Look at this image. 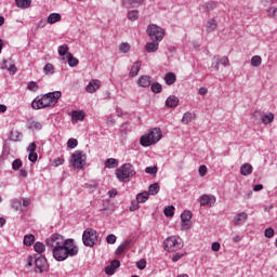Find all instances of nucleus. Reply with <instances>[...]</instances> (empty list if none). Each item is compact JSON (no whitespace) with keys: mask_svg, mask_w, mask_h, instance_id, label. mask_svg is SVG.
Listing matches in <instances>:
<instances>
[{"mask_svg":"<svg viewBox=\"0 0 277 277\" xmlns=\"http://www.w3.org/2000/svg\"><path fill=\"white\" fill-rule=\"evenodd\" d=\"M55 261H66L68 256H77L79 254V247L75 243V239L67 238L65 243L52 251Z\"/></svg>","mask_w":277,"mask_h":277,"instance_id":"obj_1","label":"nucleus"},{"mask_svg":"<svg viewBox=\"0 0 277 277\" xmlns=\"http://www.w3.org/2000/svg\"><path fill=\"white\" fill-rule=\"evenodd\" d=\"M60 98H62L61 91L45 93L43 95L37 96L32 101L31 107L32 109H47V107H55V104L57 101H60Z\"/></svg>","mask_w":277,"mask_h":277,"instance_id":"obj_2","label":"nucleus"},{"mask_svg":"<svg viewBox=\"0 0 277 277\" xmlns=\"http://www.w3.org/2000/svg\"><path fill=\"white\" fill-rule=\"evenodd\" d=\"M135 168L131 163H124L116 170V176L120 183H129L132 176H135Z\"/></svg>","mask_w":277,"mask_h":277,"instance_id":"obj_3","label":"nucleus"},{"mask_svg":"<svg viewBox=\"0 0 277 277\" xmlns=\"http://www.w3.org/2000/svg\"><path fill=\"white\" fill-rule=\"evenodd\" d=\"M183 248V240L180 237L171 236L164 239L163 249L167 252H176Z\"/></svg>","mask_w":277,"mask_h":277,"instance_id":"obj_4","label":"nucleus"},{"mask_svg":"<svg viewBox=\"0 0 277 277\" xmlns=\"http://www.w3.org/2000/svg\"><path fill=\"white\" fill-rule=\"evenodd\" d=\"M82 241L88 248H94L96 241H98V233L92 228L84 230L82 234Z\"/></svg>","mask_w":277,"mask_h":277,"instance_id":"obj_5","label":"nucleus"},{"mask_svg":"<svg viewBox=\"0 0 277 277\" xmlns=\"http://www.w3.org/2000/svg\"><path fill=\"white\" fill-rule=\"evenodd\" d=\"M164 35L166 32L163 31V28L157 26L156 24H150L147 26V36H149L150 40L161 42Z\"/></svg>","mask_w":277,"mask_h":277,"instance_id":"obj_6","label":"nucleus"},{"mask_svg":"<svg viewBox=\"0 0 277 277\" xmlns=\"http://www.w3.org/2000/svg\"><path fill=\"white\" fill-rule=\"evenodd\" d=\"M65 243H66V239H64V236L60 234H53L45 240V245L48 246V248H50V250H52V252L53 250H55L56 248H60Z\"/></svg>","mask_w":277,"mask_h":277,"instance_id":"obj_7","label":"nucleus"},{"mask_svg":"<svg viewBox=\"0 0 277 277\" xmlns=\"http://www.w3.org/2000/svg\"><path fill=\"white\" fill-rule=\"evenodd\" d=\"M88 157L83 151H75L71 155V164L77 169V170H83V167L85 166V160Z\"/></svg>","mask_w":277,"mask_h":277,"instance_id":"obj_8","label":"nucleus"},{"mask_svg":"<svg viewBox=\"0 0 277 277\" xmlns=\"http://www.w3.org/2000/svg\"><path fill=\"white\" fill-rule=\"evenodd\" d=\"M35 267L36 272L42 274L49 267V263L47 262V258L43 255H35Z\"/></svg>","mask_w":277,"mask_h":277,"instance_id":"obj_9","label":"nucleus"},{"mask_svg":"<svg viewBox=\"0 0 277 277\" xmlns=\"http://www.w3.org/2000/svg\"><path fill=\"white\" fill-rule=\"evenodd\" d=\"M181 222L183 230H189V228H192V211L185 210L181 214Z\"/></svg>","mask_w":277,"mask_h":277,"instance_id":"obj_10","label":"nucleus"},{"mask_svg":"<svg viewBox=\"0 0 277 277\" xmlns=\"http://www.w3.org/2000/svg\"><path fill=\"white\" fill-rule=\"evenodd\" d=\"M216 198L213 195H207L203 194L200 196L199 198V202L201 207H212L213 205H215L216 202Z\"/></svg>","mask_w":277,"mask_h":277,"instance_id":"obj_11","label":"nucleus"},{"mask_svg":"<svg viewBox=\"0 0 277 277\" xmlns=\"http://www.w3.org/2000/svg\"><path fill=\"white\" fill-rule=\"evenodd\" d=\"M136 83H137L138 88H150V85L153 83V78L150 76L143 75L138 78Z\"/></svg>","mask_w":277,"mask_h":277,"instance_id":"obj_12","label":"nucleus"},{"mask_svg":"<svg viewBox=\"0 0 277 277\" xmlns=\"http://www.w3.org/2000/svg\"><path fill=\"white\" fill-rule=\"evenodd\" d=\"M131 246H133V239H127L124 240L115 251V254L117 256H120V254H122V252H124L126 250H129V248H131Z\"/></svg>","mask_w":277,"mask_h":277,"instance_id":"obj_13","label":"nucleus"},{"mask_svg":"<svg viewBox=\"0 0 277 277\" xmlns=\"http://www.w3.org/2000/svg\"><path fill=\"white\" fill-rule=\"evenodd\" d=\"M147 135H149V140L154 143L157 144L159 140H161V129L159 128H154L150 130Z\"/></svg>","mask_w":277,"mask_h":277,"instance_id":"obj_14","label":"nucleus"},{"mask_svg":"<svg viewBox=\"0 0 277 277\" xmlns=\"http://www.w3.org/2000/svg\"><path fill=\"white\" fill-rule=\"evenodd\" d=\"M100 88H101L100 80L93 79L87 85V92H89V94H94V92H96V90H100Z\"/></svg>","mask_w":277,"mask_h":277,"instance_id":"obj_15","label":"nucleus"},{"mask_svg":"<svg viewBox=\"0 0 277 277\" xmlns=\"http://www.w3.org/2000/svg\"><path fill=\"white\" fill-rule=\"evenodd\" d=\"M166 106L170 107L171 109H174L175 107H179V97H176L175 95H170L166 100Z\"/></svg>","mask_w":277,"mask_h":277,"instance_id":"obj_16","label":"nucleus"},{"mask_svg":"<svg viewBox=\"0 0 277 277\" xmlns=\"http://www.w3.org/2000/svg\"><path fill=\"white\" fill-rule=\"evenodd\" d=\"M246 220H248V213L240 212L234 217L233 222L235 226H241V223L246 222Z\"/></svg>","mask_w":277,"mask_h":277,"instance_id":"obj_17","label":"nucleus"},{"mask_svg":"<svg viewBox=\"0 0 277 277\" xmlns=\"http://www.w3.org/2000/svg\"><path fill=\"white\" fill-rule=\"evenodd\" d=\"M159 50V41L153 40L151 42H147L145 45V51L147 53H155V51Z\"/></svg>","mask_w":277,"mask_h":277,"instance_id":"obj_18","label":"nucleus"},{"mask_svg":"<svg viewBox=\"0 0 277 277\" xmlns=\"http://www.w3.org/2000/svg\"><path fill=\"white\" fill-rule=\"evenodd\" d=\"M215 29H217V22L215 21V18H210L206 23V31L208 34H212V31H215Z\"/></svg>","mask_w":277,"mask_h":277,"instance_id":"obj_19","label":"nucleus"},{"mask_svg":"<svg viewBox=\"0 0 277 277\" xmlns=\"http://www.w3.org/2000/svg\"><path fill=\"white\" fill-rule=\"evenodd\" d=\"M27 129H29L30 131H40L42 129V123L30 119L27 122Z\"/></svg>","mask_w":277,"mask_h":277,"instance_id":"obj_20","label":"nucleus"},{"mask_svg":"<svg viewBox=\"0 0 277 277\" xmlns=\"http://www.w3.org/2000/svg\"><path fill=\"white\" fill-rule=\"evenodd\" d=\"M252 164L250 163H243L241 167H240V174L242 176H250V174H252Z\"/></svg>","mask_w":277,"mask_h":277,"instance_id":"obj_21","label":"nucleus"},{"mask_svg":"<svg viewBox=\"0 0 277 277\" xmlns=\"http://www.w3.org/2000/svg\"><path fill=\"white\" fill-rule=\"evenodd\" d=\"M62 21V14L60 13H52L48 16L47 22L49 25H55V23H60Z\"/></svg>","mask_w":277,"mask_h":277,"instance_id":"obj_22","label":"nucleus"},{"mask_svg":"<svg viewBox=\"0 0 277 277\" xmlns=\"http://www.w3.org/2000/svg\"><path fill=\"white\" fill-rule=\"evenodd\" d=\"M140 143H141V146H143L144 148H148V146L155 145V143H153L148 134L141 136Z\"/></svg>","mask_w":277,"mask_h":277,"instance_id":"obj_23","label":"nucleus"},{"mask_svg":"<svg viewBox=\"0 0 277 277\" xmlns=\"http://www.w3.org/2000/svg\"><path fill=\"white\" fill-rule=\"evenodd\" d=\"M85 118V113L83 110H72L71 111V120L81 121Z\"/></svg>","mask_w":277,"mask_h":277,"instance_id":"obj_24","label":"nucleus"},{"mask_svg":"<svg viewBox=\"0 0 277 277\" xmlns=\"http://www.w3.org/2000/svg\"><path fill=\"white\" fill-rule=\"evenodd\" d=\"M123 5L129 8H138L144 3V0H122Z\"/></svg>","mask_w":277,"mask_h":277,"instance_id":"obj_25","label":"nucleus"},{"mask_svg":"<svg viewBox=\"0 0 277 277\" xmlns=\"http://www.w3.org/2000/svg\"><path fill=\"white\" fill-rule=\"evenodd\" d=\"M141 68H142V63L135 62V63L132 65L129 75H130L131 77H137V75L140 74Z\"/></svg>","mask_w":277,"mask_h":277,"instance_id":"obj_26","label":"nucleus"},{"mask_svg":"<svg viewBox=\"0 0 277 277\" xmlns=\"http://www.w3.org/2000/svg\"><path fill=\"white\" fill-rule=\"evenodd\" d=\"M164 81L167 85H174V83H176V75L174 72L166 74Z\"/></svg>","mask_w":277,"mask_h":277,"instance_id":"obj_27","label":"nucleus"},{"mask_svg":"<svg viewBox=\"0 0 277 277\" xmlns=\"http://www.w3.org/2000/svg\"><path fill=\"white\" fill-rule=\"evenodd\" d=\"M261 120L263 124H272V122H274V114H263L261 115Z\"/></svg>","mask_w":277,"mask_h":277,"instance_id":"obj_28","label":"nucleus"},{"mask_svg":"<svg viewBox=\"0 0 277 277\" xmlns=\"http://www.w3.org/2000/svg\"><path fill=\"white\" fill-rule=\"evenodd\" d=\"M66 60H67L68 66H70V68H75V66L79 65V60H77V57L72 56L71 53H68L66 55Z\"/></svg>","mask_w":277,"mask_h":277,"instance_id":"obj_29","label":"nucleus"},{"mask_svg":"<svg viewBox=\"0 0 277 277\" xmlns=\"http://www.w3.org/2000/svg\"><path fill=\"white\" fill-rule=\"evenodd\" d=\"M15 3L22 10H27V8L31 6V0H15Z\"/></svg>","mask_w":277,"mask_h":277,"instance_id":"obj_30","label":"nucleus"},{"mask_svg":"<svg viewBox=\"0 0 277 277\" xmlns=\"http://www.w3.org/2000/svg\"><path fill=\"white\" fill-rule=\"evenodd\" d=\"M149 196L150 195L148 194V192L140 193L136 195V202L144 203V202H146V200H148Z\"/></svg>","mask_w":277,"mask_h":277,"instance_id":"obj_31","label":"nucleus"},{"mask_svg":"<svg viewBox=\"0 0 277 277\" xmlns=\"http://www.w3.org/2000/svg\"><path fill=\"white\" fill-rule=\"evenodd\" d=\"M159 183H154L151 185H149V188H148V193L149 196H157L159 194Z\"/></svg>","mask_w":277,"mask_h":277,"instance_id":"obj_32","label":"nucleus"},{"mask_svg":"<svg viewBox=\"0 0 277 277\" xmlns=\"http://www.w3.org/2000/svg\"><path fill=\"white\" fill-rule=\"evenodd\" d=\"M150 90L154 94H161L163 87L159 82H154L150 84Z\"/></svg>","mask_w":277,"mask_h":277,"instance_id":"obj_33","label":"nucleus"},{"mask_svg":"<svg viewBox=\"0 0 277 277\" xmlns=\"http://www.w3.org/2000/svg\"><path fill=\"white\" fill-rule=\"evenodd\" d=\"M23 137V133L18 131L12 130L10 133V141L11 142H21V138Z\"/></svg>","mask_w":277,"mask_h":277,"instance_id":"obj_34","label":"nucleus"},{"mask_svg":"<svg viewBox=\"0 0 277 277\" xmlns=\"http://www.w3.org/2000/svg\"><path fill=\"white\" fill-rule=\"evenodd\" d=\"M194 116L195 115L189 111L185 113L181 120L182 124H189V122H192V120H194Z\"/></svg>","mask_w":277,"mask_h":277,"instance_id":"obj_35","label":"nucleus"},{"mask_svg":"<svg viewBox=\"0 0 277 277\" xmlns=\"http://www.w3.org/2000/svg\"><path fill=\"white\" fill-rule=\"evenodd\" d=\"M217 8V3L215 1H209L203 4V10L206 12H213Z\"/></svg>","mask_w":277,"mask_h":277,"instance_id":"obj_36","label":"nucleus"},{"mask_svg":"<svg viewBox=\"0 0 277 277\" xmlns=\"http://www.w3.org/2000/svg\"><path fill=\"white\" fill-rule=\"evenodd\" d=\"M105 168H118V160L116 158H108L105 160Z\"/></svg>","mask_w":277,"mask_h":277,"instance_id":"obj_37","label":"nucleus"},{"mask_svg":"<svg viewBox=\"0 0 277 277\" xmlns=\"http://www.w3.org/2000/svg\"><path fill=\"white\" fill-rule=\"evenodd\" d=\"M35 252L38 254H42L47 250V246H44L42 242L38 241L34 246Z\"/></svg>","mask_w":277,"mask_h":277,"instance_id":"obj_38","label":"nucleus"},{"mask_svg":"<svg viewBox=\"0 0 277 277\" xmlns=\"http://www.w3.org/2000/svg\"><path fill=\"white\" fill-rule=\"evenodd\" d=\"M263 60L259 55H254L251 58V66H254V68H259L261 66Z\"/></svg>","mask_w":277,"mask_h":277,"instance_id":"obj_39","label":"nucleus"},{"mask_svg":"<svg viewBox=\"0 0 277 277\" xmlns=\"http://www.w3.org/2000/svg\"><path fill=\"white\" fill-rule=\"evenodd\" d=\"M36 241V236L32 234L26 235L24 237V246H31Z\"/></svg>","mask_w":277,"mask_h":277,"instance_id":"obj_40","label":"nucleus"},{"mask_svg":"<svg viewBox=\"0 0 277 277\" xmlns=\"http://www.w3.org/2000/svg\"><path fill=\"white\" fill-rule=\"evenodd\" d=\"M174 206H168L164 208L163 213L166 217H174Z\"/></svg>","mask_w":277,"mask_h":277,"instance_id":"obj_41","label":"nucleus"},{"mask_svg":"<svg viewBox=\"0 0 277 277\" xmlns=\"http://www.w3.org/2000/svg\"><path fill=\"white\" fill-rule=\"evenodd\" d=\"M70 48H68V44H63L58 47V55H61V57H64V55H68V51Z\"/></svg>","mask_w":277,"mask_h":277,"instance_id":"obj_42","label":"nucleus"},{"mask_svg":"<svg viewBox=\"0 0 277 277\" xmlns=\"http://www.w3.org/2000/svg\"><path fill=\"white\" fill-rule=\"evenodd\" d=\"M128 18L129 21H137V18H140V13L137 12V10L130 11L128 13Z\"/></svg>","mask_w":277,"mask_h":277,"instance_id":"obj_43","label":"nucleus"},{"mask_svg":"<svg viewBox=\"0 0 277 277\" xmlns=\"http://www.w3.org/2000/svg\"><path fill=\"white\" fill-rule=\"evenodd\" d=\"M21 168H23V160L21 159H15L13 162H12V170H21Z\"/></svg>","mask_w":277,"mask_h":277,"instance_id":"obj_44","label":"nucleus"},{"mask_svg":"<svg viewBox=\"0 0 277 277\" xmlns=\"http://www.w3.org/2000/svg\"><path fill=\"white\" fill-rule=\"evenodd\" d=\"M53 70H54V67H53V64L51 63L45 64V66L43 67V72L45 75H53L54 72Z\"/></svg>","mask_w":277,"mask_h":277,"instance_id":"obj_45","label":"nucleus"},{"mask_svg":"<svg viewBox=\"0 0 277 277\" xmlns=\"http://www.w3.org/2000/svg\"><path fill=\"white\" fill-rule=\"evenodd\" d=\"M119 51L120 53H129V51H131V45L123 42L119 45Z\"/></svg>","mask_w":277,"mask_h":277,"instance_id":"obj_46","label":"nucleus"},{"mask_svg":"<svg viewBox=\"0 0 277 277\" xmlns=\"http://www.w3.org/2000/svg\"><path fill=\"white\" fill-rule=\"evenodd\" d=\"M38 89H39L38 83L34 81L28 82L27 90H29L30 92H38Z\"/></svg>","mask_w":277,"mask_h":277,"instance_id":"obj_47","label":"nucleus"},{"mask_svg":"<svg viewBox=\"0 0 277 277\" xmlns=\"http://www.w3.org/2000/svg\"><path fill=\"white\" fill-rule=\"evenodd\" d=\"M28 160H29L31 163H36V161H38V153H36V151H30L29 155H28Z\"/></svg>","mask_w":277,"mask_h":277,"instance_id":"obj_48","label":"nucleus"},{"mask_svg":"<svg viewBox=\"0 0 277 277\" xmlns=\"http://www.w3.org/2000/svg\"><path fill=\"white\" fill-rule=\"evenodd\" d=\"M79 142L76 138H69L67 142L68 148H77Z\"/></svg>","mask_w":277,"mask_h":277,"instance_id":"obj_49","label":"nucleus"},{"mask_svg":"<svg viewBox=\"0 0 277 277\" xmlns=\"http://www.w3.org/2000/svg\"><path fill=\"white\" fill-rule=\"evenodd\" d=\"M106 241L107 243L114 245L116 241H118V237H116L114 234H110L106 237Z\"/></svg>","mask_w":277,"mask_h":277,"instance_id":"obj_50","label":"nucleus"},{"mask_svg":"<svg viewBox=\"0 0 277 277\" xmlns=\"http://www.w3.org/2000/svg\"><path fill=\"white\" fill-rule=\"evenodd\" d=\"M264 236L267 239H272V237H274V228H272V227L266 228L264 232Z\"/></svg>","mask_w":277,"mask_h":277,"instance_id":"obj_51","label":"nucleus"},{"mask_svg":"<svg viewBox=\"0 0 277 277\" xmlns=\"http://www.w3.org/2000/svg\"><path fill=\"white\" fill-rule=\"evenodd\" d=\"M157 167H147L145 169L146 174H151L153 176H155V174H157Z\"/></svg>","mask_w":277,"mask_h":277,"instance_id":"obj_52","label":"nucleus"},{"mask_svg":"<svg viewBox=\"0 0 277 277\" xmlns=\"http://www.w3.org/2000/svg\"><path fill=\"white\" fill-rule=\"evenodd\" d=\"M212 68L215 70H220V58L219 57H213L212 60Z\"/></svg>","mask_w":277,"mask_h":277,"instance_id":"obj_53","label":"nucleus"},{"mask_svg":"<svg viewBox=\"0 0 277 277\" xmlns=\"http://www.w3.org/2000/svg\"><path fill=\"white\" fill-rule=\"evenodd\" d=\"M34 264L36 265V255L35 256L29 255L27 258V266L28 267H34Z\"/></svg>","mask_w":277,"mask_h":277,"instance_id":"obj_54","label":"nucleus"},{"mask_svg":"<svg viewBox=\"0 0 277 277\" xmlns=\"http://www.w3.org/2000/svg\"><path fill=\"white\" fill-rule=\"evenodd\" d=\"M183 256H185V253H175V254H173V256H172L173 263H176V262L181 261V259H183Z\"/></svg>","mask_w":277,"mask_h":277,"instance_id":"obj_55","label":"nucleus"},{"mask_svg":"<svg viewBox=\"0 0 277 277\" xmlns=\"http://www.w3.org/2000/svg\"><path fill=\"white\" fill-rule=\"evenodd\" d=\"M137 269H146V260H140L136 262Z\"/></svg>","mask_w":277,"mask_h":277,"instance_id":"obj_56","label":"nucleus"},{"mask_svg":"<svg viewBox=\"0 0 277 277\" xmlns=\"http://www.w3.org/2000/svg\"><path fill=\"white\" fill-rule=\"evenodd\" d=\"M116 268L111 267L110 264L105 268V274H107V276H114Z\"/></svg>","mask_w":277,"mask_h":277,"instance_id":"obj_57","label":"nucleus"},{"mask_svg":"<svg viewBox=\"0 0 277 277\" xmlns=\"http://www.w3.org/2000/svg\"><path fill=\"white\" fill-rule=\"evenodd\" d=\"M268 16H272L273 18H277V8L268 9Z\"/></svg>","mask_w":277,"mask_h":277,"instance_id":"obj_58","label":"nucleus"},{"mask_svg":"<svg viewBox=\"0 0 277 277\" xmlns=\"http://www.w3.org/2000/svg\"><path fill=\"white\" fill-rule=\"evenodd\" d=\"M199 174H200L201 176H207V166L201 164V166L199 167Z\"/></svg>","mask_w":277,"mask_h":277,"instance_id":"obj_59","label":"nucleus"},{"mask_svg":"<svg viewBox=\"0 0 277 277\" xmlns=\"http://www.w3.org/2000/svg\"><path fill=\"white\" fill-rule=\"evenodd\" d=\"M219 64H222V66H228V57L223 56L219 58Z\"/></svg>","mask_w":277,"mask_h":277,"instance_id":"obj_60","label":"nucleus"},{"mask_svg":"<svg viewBox=\"0 0 277 277\" xmlns=\"http://www.w3.org/2000/svg\"><path fill=\"white\" fill-rule=\"evenodd\" d=\"M220 242H213L212 246H211V249L213 252H220Z\"/></svg>","mask_w":277,"mask_h":277,"instance_id":"obj_61","label":"nucleus"},{"mask_svg":"<svg viewBox=\"0 0 277 277\" xmlns=\"http://www.w3.org/2000/svg\"><path fill=\"white\" fill-rule=\"evenodd\" d=\"M110 266L114 268V269H118V267H120V261L118 260H114L110 262Z\"/></svg>","mask_w":277,"mask_h":277,"instance_id":"obj_62","label":"nucleus"},{"mask_svg":"<svg viewBox=\"0 0 277 277\" xmlns=\"http://www.w3.org/2000/svg\"><path fill=\"white\" fill-rule=\"evenodd\" d=\"M37 145L36 143H30V145L27 147L28 153H36Z\"/></svg>","mask_w":277,"mask_h":277,"instance_id":"obj_63","label":"nucleus"},{"mask_svg":"<svg viewBox=\"0 0 277 277\" xmlns=\"http://www.w3.org/2000/svg\"><path fill=\"white\" fill-rule=\"evenodd\" d=\"M54 166L57 168V166H63L64 158H58L53 161Z\"/></svg>","mask_w":277,"mask_h":277,"instance_id":"obj_64","label":"nucleus"}]
</instances>
